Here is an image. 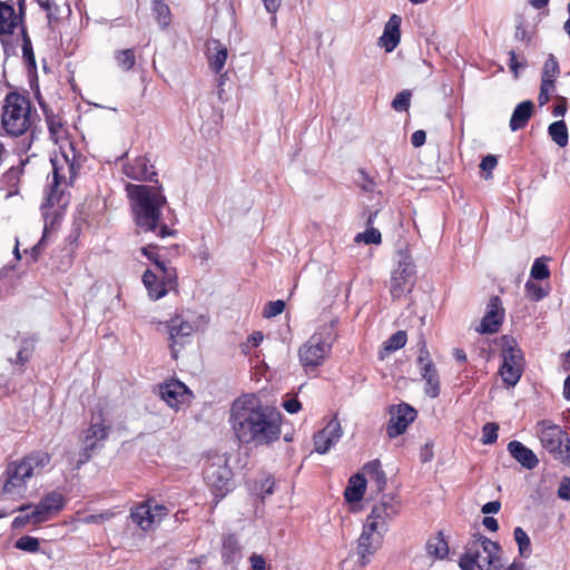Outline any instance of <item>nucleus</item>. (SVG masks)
<instances>
[{"label": "nucleus", "instance_id": "obj_52", "mask_svg": "<svg viewBox=\"0 0 570 570\" xmlns=\"http://www.w3.org/2000/svg\"><path fill=\"white\" fill-rule=\"evenodd\" d=\"M556 91V87H551L549 85H542L540 87V92L538 96V102L540 106H544L549 99L550 96Z\"/></svg>", "mask_w": 570, "mask_h": 570}, {"label": "nucleus", "instance_id": "obj_50", "mask_svg": "<svg viewBox=\"0 0 570 570\" xmlns=\"http://www.w3.org/2000/svg\"><path fill=\"white\" fill-rule=\"evenodd\" d=\"M264 340V335L262 332H254L248 336L247 341L240 345L242 352L244 354H249L252 347H257Z\"/></svg>", "mask_w": 570, "mask_h": 570}, {"label": "nucleus", "instance_id": "obj_42", "mask_svg": "<svg viewBox=\"0 0 570 570\" xmlns=\"http://www.w3.org/2000/svg\"><path fill=\"white\" fill-rule=\"evenodd\" d=\"M406 340V333L404 331H397L384 343V351L387 353L395 352L405 345Z\"/></svg>", "mask_w": 570, "mask_h": 570}, {"label": "nucleus", "instance_id": "obj_37", "mask_svg": "<svg viewBox=\"0 0 570 570\" xmlns=\"http://www.w3.org/2000/svg\"><path fill=\"white\" fill-rule=\"evenodd\" d=\"M153 13L158 24L166 28L171 22V14L169 7L163 0H153Z\"/></svg>", "mask_w": 570, "mask_h": 570}, {"label": "nucleus", "instance_id": "obj_45", "mask_svg": "<svg viewBox=\"0 0 570 570\" xmlns=\"http://www.w3.org/2000/svg\"><path fill=\"white\" fill-rule=\"evenodd\" d=\"M530 275L534 279H547L550 276V271L543 257L537 258L534 261Z\"/></svg>", "mask_w": 570, "mask_h": 570}, {"label": "nucleus", "instance_id": "obj_54", "mask_svg": "<svg viewBox=\"0 0 570 570\" xmlns=\"http://www.w3.org/2000/svg\"><path fill=\"white\" fill-rule=\"evenodd\" d=\"M558 497L562 500H570V478H563L558 489Z\"/></svg>", "mask_w": 570, "mask_h": 570}, {"label": "nucleus", "instance_id": "obj_17", "mask_svg": "<svg viewBox=\"0 0 570 570\" xmlns=\"http://www.w3.org/2000/svg\"><path fill=\"white\" fill-rule=\"evenodd\" d=\"M417 362L422 364L421 375L425 381L424 392L428 396L434 399L440 394V380L438 371L429 357V351L426 350L425 343H422Z\"/></svg>", "mask_w": 570, "mask_h": 570}, {"label": "nucleus", "instance_id": "obj_12", "mask_svg": "<svg viewBox=\"0 0 570 570\" xmlns=\"http://www.w3.org/2000/svg\"><path fill=\"white\" fill-rule=\"evenodd\" d=\"M168 514L166 505L149 499L130 511L132 522L144 531L153 530Z\"/></svg>", "mask_w": 570, "mask_h": 570}, {"label": "nucleus", "instance_id": "obj_35", "mask_svg": "<svg viewBox=\"0 0 570 570\" xmlns=\"http://www.w3.org/2000/svg\"><path fill=\"white\" fill-rule=\"evenodd\" d=\"M548 132H549L551 139L559 147L567 146L569 135H568L567 125L563 120H558V121L552 122L548 128Z\"/></svg>", "mask_w": 570, "mask_h": 570}, {"label": "nucleus", "instance_id": "obj_48", "mask_svg": "<svg viewBox=\"0 0 570 570\" xmlns=\"http://www.w3.org/2000/svg\"><path fill=\"white\" fill-rule=\"evenodd\" d=\"M411 101V92L407 90H403L395 96L392 101V107L396 111H406L410 107Z\"/></svg>", "mask_w": 570, "mask_h": 570}, {"label": "nucleus", "instance_id": "obj_30", "mask_svg": "<svg viewBox=\"0 0 570 570\" xmlns=\"http://www.w3.org/2000/svg\"><path fill=\"white\" fill-rule=\"evenodd\" d=\"M367 479L362 473H357L353 475L348 485L345 489L344 495L346 501L348 502H358L362 500L365 488H366Z\"/></svg>", "mask_w": 570, "mask_h": 570}, {"label": "nucleus", "instance_id": "obj_7", "mask_svg": "<svg viewBox=\"0 0 570 570\" xmlns=\"http://www.w3.org/2000/svg\"><path fill=\"white\" fill-rule=\"evenodd\" d=\"M335 341L333 324H325L298 350V357L305 371L315 370L330 355Z\"/></svg>", "mask_w": 570, "mask_h": 570}, {"label": "nucleus", "instance_id": "obj_16", "mask_svg": "<svg viewBox=\"0 0 570 570\" xmlns=\"http://www.w3.org/2000/svg\"><path fill=\"white\" fill-rule=\"evenodd\" d=\"M343 435V429L337 417H332L313 439L314 450L320 454L327 453Z\"/></svg>", "mask_w": 570, "mask_h": 570}, {"label": "nucleus", "instance_id": "obj_47", "mask_svg": "<svg viewBox=\"0 0 570 570\" xmlns=\"http://www.w3.org/2000/svg\"><path fill=\"white\" fill-rule=\"evenodd\" d=\"M32 351H33L32 341L24 340L21 347L17 352L16 358L12 362L23 365L30 358Z\"/></svg>", "mask_w": 570, "mask_h": 570}, {"label": "nucleus", "instance_id": "obj_62", "mask_svg": "<svg viewBox=\"0 0 570 570\" xmlns=\"http://www.w3.org/2000/svg\"><path fill=\"white\" fill-rule=\"evenodd\" d=\"M262 1L264 3L265 9L269 13H275L278 10L281 2H282V0H262Z\"/></svg>", "mask_w": 570, "mask_h": 570}, {"label": "nucleus", "instance_id": "obj_2", "mask_svg": "<svg viewBox=\"0 0 570 570\" xmlns=\"http://www.w3.org/2000/svg\"><path fill=\"white\" fill-rule=\"evenodd\" d=\"M131 213L138 233H153L161 238L175 235V230L161 222L167 200L161 187L127 184Z\"/></svg>", "mask_w": 570, "mask_h": 570}, {"label": "nucleus", "instance_id": "obj_41", "mask_svg": "<svg viewBox=\"0 0 570 570\" xmlns=\"http://www.w3.org/2000/svg\"><path fill=\"white\" fill-rule=\"evenodd\" d=\"M513 534H514V540L518 543L520 554L522 557H529L531 553V549H530L531 542H530L529 535L520 527H517L514 529Z\"/></svg>", "mask_w": 570, "mask_h": 570}, {"label": "nucleus", "instance_id": "obj_56", "mask_svg": "<svg viewBox=\"0 0 570 570\" xmlns=\"http://www.w3.org/2000/svg\"><path fill=\"white\" fill-rule=\"evenodd\" d=\"M27 524H32L31 512L26 513V514H20L18 517H16L12 521V527L16 529L22 528Z\"/></svg>", "mask_w": 570, "mask_h": 570}, {"label": "nucleus", "instance_id": "obj_43", "mask_svg": "<svg viewBox=\"0 0 570 570\" xmlns=\"http://www.w3.org/2000/svg\"><path fill=\"white\" fill-rule=\"evenodd\" d=\"M524 289L527 297L534 302L544 298L549 294L548 289L531 281L525 283Z\"/></svg>", "mask_w": 570, "mask_h": 570}, {"label": "nucleus", "instance_id": "obj_61", "mask_svg": "<svg viewBox=\"0 0 570 570\" xmlns=\"http://www.w3.org/2000/svg\"><path fill=\"white\" fill-rule=\"evenodd\" d=\"M500 508L501 504L499 501H490L482 507L481 511L484 514L497 513Z\"/></svg>", "mask_w": 570, "mask_h": 570}, {"label": "nucleus", "instance_id": "obj_4", "mask_svg": "<svg viewBox=\"0 0 570 570\" xmlns=\"http://www.w3.org/2000/svg\"><path fill=\"white\" fill-rule=\"evenodd\" d=\"M459 566L462 570H499L503 566L501 548L489 538L476 534L468 542Z\"/></svg>", "mask_w": 570, "mask_h": 570}, {"label": "nucleus", "instance_id": "obj_18", "mask_svg": "<svg viewBox=\"0 0 570 570\" xmlns=\"http://www.w3.org/2000/svg\"><path fill=\"white\" fill-rule=\"evenodd\" d=\"M504 318V308L498 296H492L488 303L487 312L479 327L478 332L482 334H493L500 330Z\"/></svg>", "mask_w": 570, "mask_h": 570}, {"label": "nucleus", "instance_id": "obj_28", "mask_svg": "<svg viewBox=\"0 0 570 570\" xmlns=\"http://www.w3.org/2000/svg\"><path fill=\"white\" fill-rule=\"evenodd\" d=\"M20 22L12 6L0 1V35H11Z\"/></svg>", "mask_w": 570, "mask_h": 570}, {"label": "nucleus", "instance_id": "obj_24", "mask_svg": "<svg viewBox=\"0 0 570 570\" xmlns=\"http://www.w3.org/2000/svg\"><path fill=\"white\" fill-rule=\"evenodd\" d=\"M508 450L512 458L528 470L534 469L539 463L535 453L519 441H511Z\"/></svg>", "mask_w": 570, "mask_h": 570}, {"label": "nucleus", "instance_id": "obj_36", "mask_svg": "<svg viewBox=\"0 0 570 570\" xmlns=\"http://www.w3.org/2000/svg\"><path fill=\"white\" fill-rule=\"evenodd\" d=\"M222 554L227 563L235 562L239 558L240 546L234 535L225 538Z\"/></svg>", "mask_w": 570, "mask_h": 570}, {"label": "nucleus", "instance_id": "obj_19", "mask_svg": "<svg viewBox=\"0 0 570 570\" xmlns=\"http://www.w3.org/2000/svg\"><path fill=\"white\" fill-rule=\"evenodd\" d=\"M159 395L170 407L177 409L189 400L190 392L184 383L173 380L160 385Z\"/></svg>", "mask_w": 570, "mask_h": 570}, {"label": "nucleus", "instance_id": "obj_46", "mask_svg": "<svg viewBox=\"0 0 570 570\" xmlns=\"http://www.w3.org/2000/svg\"><path fill=\"white\" fill-rule=\"evenodd\" d=\"M285 309V302L282 299L268 302L263 311V316L265 318H272L279 314H282Z\"/></svg>", "mask_w": 570, "mask_h": 570}, {"label": "nucleus", "instance_id": "obj_26", "mask_svg": "<svg viewBox=\"0 0 570 570\" xmlns=\"http://www.w3.org/2000/svg\"><path fill=\"white\" fill-rule=\"evenodd\" d=\"M167 328L169 332V337L173 342L171 353L173 356L176 357V350L174 345L180 344L183 338L190 336L194 332V326L189 322L183 321L177 316L167 323Z\"/></svg>", "mask_w": 570, "mask_h": 570}, {"label": "nucleus", "instance_id": "obj_11", "mask_svg": "<svg viewBox=\"0 0 570 570\" xmlns=\"http://www.w3.org/2000/svg\"><path fill=\"white\" fill-rule=\"evenodd\" d=\"M230 476L232 472L223 458H215L206 465L204 479L213 494L217 498L216 503L230 490Z\"/></svg>", "mask_w": 570, "mask_h": 570}, {"label": "nucleus", "instance_id": "obj_33", "mask_svg": "<svg viewBox=\"0 0 570 570\" xmlns=\"http://www.w3.org/2000/svg\"><path fill=\"white\" fill-rule=\"evenodd\" d=\"M560 68L556 57L550 53L543 65L541 83L556 87V80L559 77Z\"/></svg>", "mask_w": 570, "mask_h": 570}, {"label": "nucleus", "instance_id": "obj_44", "mask_svg": "<svg viewBox=\"0 0 570 570\" xmlns=\"http://www.w3.org/2000/svg\"><path fill=\"white\" fill-rule=\"evenodd\" d=\"M16 548L27 552H37L40 548V542L37 538L23 535L16 541Z\"/></svg>", "mask_w": 570, "mask_h": 570}, {"label": "nucleus", "instance_id": "obj_21", "mask_svg": "<svg viewBox=\"0 0 570 570\" xmlns=\"http://www.w3.org/2000/svg\"><path fill=\"white\" fill-rule=\"evenodd\" d=\"M108 426L105 425L100 420L95 421L92 419L91 425L85 432L83 436V454L82 461H87L90 458V452L94 451L101 442L107 439Z\"/></svg>", "mask_w": 570, "mask_h": 570}, {"label": "nucleus", "instance_id": "obj_59", "mask_svg": "<svg viewBox=\"0 0 570 570\" xmlns=\"http://www.w3.org/2000/svg\"><path fill=\"white\" fill-rule=\"evenodd\" d=\"M425 139H426L425 131L420 129V130H416L413 132L411 142L414 147H421L425 142Z\"/></svg>", "mask_w": 570, "mask_h": 570}, {"label": "nucleus", "instance_id": "obj_29", "mask_svg": "<svg viewBox=\"0 0 570 570\" xmlns=\"http://www.w3.org/2000/svg\"><path fill=\"white\" fill-rule=\"evenodd\" d=\"M208 60L210 69L215 72H219L227 60L228 52L227 48L217 40H213L208 46Z\"/></svg>", "mask_w": 570, "mask_h": 570}, {"label": "nucleus", "instance_id": "obj_1", "mask_svg": "<svg viewBox=\"0 0 570 570\" xmlns=\"http://www.w3.org/2000/svg\"><path fill=\"white\" fill-rule=\"evenodd\" d=\"M228 422L235 438L244 445H268L281 436V413L263 405L253 394H244L232 403Z\"/></svg>", "mask_w": 570, "mask_h": 570}, {"label": "nucleus", "instance_id": "obj_51", "mask_svg": "<svg viewBox=\"0 0 570 570\" xmlns=\"http://www.w3.org/2000/svg\"><path fill=\"white\" fill-rule=\"evenodd\" d=\"M497 165H498V159L493 155H488L482 159V161L480 164V168L482 170L487 171V174L484 176L485 179H490L492 177L491 171L497 167Z\"/></svg>", "mask_w": 570, "mask_h": 570}, {"label": "nucleus", "instance_id": "obj_23", "mask_svg": "<svg viewBox=\"0 0 570 570\" xmlns=\"http://www.w3.org/2000/svg\"><path fill=\"white\" fill-rule=\"evenodd\" d=\"M400 26L401 18L397 14H393L386 22L384 32L379 40L386 52L393 51L399 45L401 38Z\"/></svg>", "mask_w": 570, "mask_h": 570}, {"label": "nucleus", "instance_id": "obj_20", "mask_svg": "<svg viewBox=\"0 0 570 570\" xmlns=\"http://www.w3.org/2000/svg\"><path fill=\"white\" fill-rule=\"evenodd\" d=\"M142 283L148 292L151 299L156 301L164 297L169 287L176 284L175 282H167L164 274L158 271L147 269L142 275Z\"/></svg>", "mask_w": 570, "mask_h": 570}, {"label": "nucleus", "instance_id": "obj_5", "mask_svg": "<svg viewBox=\"0 0 570 570\" xmlns=\"http://www.w3.org/2000/svg\"><path fill=\"white\" fill-rule=\"evenodd\" d=\"M1 126L4 131L19 137L26 134L31 127V102L18 92H9L2 106Z\"/></svg>", "mask_w": 570, "mask_h": 570}, {"label": "nucleus", "instance_id": "obj_10", "mask_svg": "<svg viewBox=\"0 0 570 570\" xmlns=\"http://www.w3.org/2000/svg\"><path fill=\"white\" fill-rule=\"evenodd\" d=\"M401 507V501L396 495L383 494L381 500L373 505L365 524L371 531L386 533L390 523L400 514Z\"/></svg>", "mask_w": 570, "mask_h": 570}, {"label": "nucleus", "instance_id": "obj_6", "mask_svg": "<svg viewBox=\"0 0 570 570\" xmlns=\"http://www.w3.org/2000/svg\"><path fill=\"white\" fill-rule=\"evenodd\" d=\"M71 155L73 149L69 144ZM75 158V156H72ZM52 165V183L46 194V206L63 207L67 204L65 200V188L68 186V180H72L76 176V164L75 159H71L67 151H61L59 155H55L51 158Z\"/></svg>", "mask_w": 570, "mask_h": 570}, {"label": "nucleus", "instance_id": "obj_53", "mask_svg": "<svg viewBox=\"0 0 570 570\" xmlns=\"http://www.w3.org/2000/svg\"><path fill=\"white\" fill-rule=\"evenodd\" d=\"M274 480L271 478H266L262 481L261 488H259V495L264 499L267 495L273 494L274 492Z\"/></svg>", "mask_w": 570, "mask_h": 570}, {"label": "nucleus", "instance_id": "obj_15", "mask_svg": "<svg viewBox=\"0 0 570 570\" xmlns=\"http://www.w3.org/2000/svg\"><path fill=\"white\" fill-rule=\"evenodd\" d=\"M415 417L416 411L409 404L402 403L392 406L390 410V421L386 428L389 438L394 439L403 434Z\"/></svg>", "mask_w": 570, "mask_h": 570}, {"label": "nucleus", "instance_id": "obj_57", "mask_svg": "<svg viewBox=\"0 0 570 570\" xmlns=\"http://www.w3.org/2000/svg\"><path fill=\"white\" fill-rule=\"evenodd\" d=\"M249 561L253 570H265L266 568V561L261 554H253Z\"/></svg>", "mask_w": 570, "mask_h": 570}, {"label": "nucleus", "instance_id": "obj_14", "mask_svg": "<svg viewBox=\"0 0 570 570\" xmlns=\"http://www.w3.org/2000/svg\"><path fill=\"white\" fill-rule=\"evenodd\" d=\"M385 533L380 531H371L364 523L362 533L356 540L357 561L361 567H365L371 558L381 548Z\"/></svg>", "mask_w": 570, "mask_h": 570}, {"label": "nucleus", "instance_id": "obj_13", "mask_svg": "<svg viewBox=\"0 0 570 570\" xmlns=\"http://www.w3.org/2000/svg\"><path fill=\"white\" fill-rule=\"evenodd\" d=\"M523 372V356L521 351L513 344H508L502 351V365L500 375L504 384L514 386L521 379Z\"/></svg>", "mask_w": 570, "mask_h": 570}, {"label": "nucleus", "instance_id": "obj_3", "mask_svg": "<svg viewBox=\"0 0 570 570\" xmlns=\"http://www.w3.org/2000/svg\"><path fill=\"white\" fill-rule=\"evenodd\" d=\"M50 456L46 452H33L19 462L10 463L4 472L2 500L22 499L27 492L28 482L49 463Z\"/></svg>", "mask_w": 570, "mask_h": 570}, {"label": "nucleus", "instance_id": "obj_39", "mask_svg": "<svg viewBox=\"0 0 570 570\" xmlns=\"http://www.w3.org/2000/svg\"><path fill=\"white\" fill-rule=\"evenodd\" d=\"M40 503L53 515L62 509L63 497L58 492H51L46 495Z\"/></svg>", "mask_w": 570, "mask_h": 570}, {"label": "nucleus", "instance_id": "obj_32", "mask_svg": "<svg viewBox=\"0 0 570 570\" xmlns=\"http://www.w3.org/2000/svg\"><path fill=\"white\" fill-rule=\"evenodd\" d=\"M379 213V209L375 210L374 213H370L365 223H366V230L363 232V233H358L355 237H354V242L355 243H364V244H373V245H379L381 244L382 242V235L380 233L379 229L374 228L372 225L374 223V218L375 216L377 215Z\"/></svg>", "mask_w": 570, "mask_h": 570}, {"label": "nucleus", "instance_id": "obj_27", "mask_svg": "<svg viewBox=\"0 0 570 570\" xmlns=\"http://www.w3.org/2000/svg\"><path fill=\"white\" fill-rule=\"evenodd\" d=\"M534 104L531 100H524L514 108L509 126L512 131H517L527 126L532 117Z\"/></svg>", "mask_w": 570, "mask_h": 570}, {"label": "nucleus", "instance_id": "obj_63", "mask_svg": "<svg viewBox=\"0 0 570 570\" xmlns=\"http://www.w3.org/2000/svg\"><path fill=\"white\" fill-rule=\"evenodd\" d=\"M23 57L30 62L35 63L33 59V52L31 48V43L29 40H24L23 47H22Z\"/></svg>", "mask_w": 570, "mask_h": 570}, {"label": "nucleus", "instance_id": "obj_34", "mask_svg": "<svg viewBox=\"0 0 570 570\" xmlns=\"http://www.w3.org/2000/svg\"><path fill=\"white\" fill-rule=\"evenodd\" d=\"M425 548L428 554L436 559H443L449 553L448 543L441 534L431 537Z\"/></svg>", "mask_w": 570, "mask_h": 570}, {"label": "nucleus", "instance_id": "obj_60", "mask_svg": "<svg viewBox=\"0 0 570 570\" xmlns=\"http://www.w3.org/2000/svg\"><path fill=\"white\" fill-rule=\"evenodd\" d=\"M360 175L362 178V183L360 181L358 184L362 187V189L366 191H373L375 188V183L372 179H370L364 171H360Z\"/></svg>", "mask_w": 570, "mask_h": 570}, {"label": "nucleus", "instance_id": "obj_25", "mask_svg": "<svg viewBox=\"0 0 570 570\" xmlns=\"http://www.w3.org/2000/svg\"><path fill=\"white\" fill-rule=\"evenodd\" d=\"M142 255H145L149 261L155 264L156 271L160 274H164L167 282H175L177 278L176 268L173 267L168 262L160 259L159 254L157 252V246L149 244L141 249Z\"/></svg>", "mask_w": 570, "mask_h": 570}, {"label": "nucleus", "instance_id": "obj_40", "mask_svg": "<svg viewBox=\"0 0 570 570\" xmlns=\"http://www.w3.org/2000/svg\"><path fill=\"white\" fill-rule=\"evenodd\" d=\"M117 66L125 71L130 70L136 62L135 53L132 49L119 50L115 53Z\"/></svg>", "mask_w": 570, "mask_h": 570}, {"label": "nucleus", "instance_id": "obj_31", "mask_svg": "<svg viewBox=\"0 0 570 570\" xmlns=\"http://www.w3.org/2000/svg\"><path fill=\"white\" fill-rule=\"evenodd\" d=\"M364 476L366 475L367 481L375 487L377 492L384 490L386 485V476L381 469V464L377 460L371 461L363 466Z\"/></svg>", "mask_w": 570, "mask_h": 570}, {"label": "nucleus", "instance_id": "obj_8", "mask_svg": "<svg viewBox=\"0 0 570 570\" xmlns=\"http://www.w3.org/2000/svg\"><path fill=\"white\" fill-rule=\"evenodd\" d=\"M535 434L541 446L557 461L566 460L570 451V436L558 424L541 420L535 424Z\"/></svg>", "mask_w": 570, "mask_h": 570}, {"label": "nucleus", "instance_id": "obj_38", "mask_svg": "<svg viewBox=\"0 0 570 570\" xmlns=\"http://www.w3.org/2000/svg\"><path fill=\"white\" fill-rule=\"evenodd\" d=\"M31 508V519L33 525L42 523L52 517L51 513H49V511L40 502L35 507L30 504H23L19 507L17 511L24 512Z\"/></svg>", "mask_w": 570, "mask_h": 570}, {"label": "nucleus", "instance_id": "obj_49", "mask_svg": "<svg viewBox=\"0 0 570 570\" xmlns=\"http://www.w3.org/2000/svg\"><path fill=\"white\" fill-rule=\"evenodd\" d=\"M499 425L497 423H487L482 429V443L491 444L498 439Z\"/></svg>", "mask_w": 570, "mask_h": 570}, {"label": "nucleus", "instance_id": "obj_64", "mask_svg": "<svg viewBox=\"0 0 570 570\" xmlns=\"http://www.w3.org/2000/svg\"><path fill=\"white\" fill-rule=\"evenodd\" d=\"M482 523L490 531L495 532L499 529V523L493 517H484Z\"/></svg>", "mask_w": 570, "mask_h": 570}, {"label": "nucleus", "instance_id": "obj_55", "mask_svg": "<svg viewBox=\"0 0 570 570\" xmlns=\"http://www.w3.org/2000/svg\"><path fill=\"white\" fill-rule=\"evenodd\" d=\"M283 407L286 412L295 414L302 409V404L297 399L291 397L283 402Z\"/></svg>", "mask_w": 570, "mask_h": 570}, {"label": "nucleus", "instance_id": "obj_22", "mask_svg": "<svg viewBox=\"0 0 570 570\" xmlns=\"http://www.w3.org/2000/svg\"><path fill=\"white\" fill-rule=\"evenodd\" d=\"M124 174L130 179L140 181L153 180L157 175L146 157H137L132 163L126 164Z\"/></svg>", "mask_w": 570, "mask_h": 570}, {"label": "nucleus", "instance_id": "obj_58", "mask_svg": "<svg viewBox=\"0 0 570 570\" xmlns=\"http://www.w3.org/2000/svg\"><path fill=\"white\" fill-rule=\"evenodd\" d=\"M420 458L422 462H429L433 459V445L431 443H425L420 451Z\"/></svg>", "mask_w": 570, "mask_h": 570}, {"label": "nucleus", "instance_id": "obj_9", "mask_svg": "<svg viewBox=\"0 0 570 570\" xmlns=\"http://www.w3.org/2000/svg\"><path fill=\"white\" fill-rule=\"evenodd\" d=\"M395 259L396 266L391 274L390 293L394 299H397L412 291L415 282V266L407 248L399 249Z\"/></svg>", "mask_w": 570, "mask_h": 570}]
</instances>
